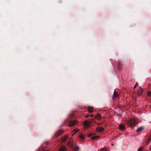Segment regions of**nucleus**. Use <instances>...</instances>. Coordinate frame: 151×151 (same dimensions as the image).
<instances>
[{"label": "nucleus", "mask_w": 151, "mask_h": 151, "mask_svg": "<svg viewBox=\"0 0 151 151\" xmlns=\"http://www.w3.org/2000/svg\"><path fill=\"white\" fill-rule=\"evenodd\" d=\"M143 147H140L137 150V151H142L143 149Z\"/></svg>", "instance_id": "21"}, {"label": "nucleus", "mask_w": 151, "mask_h": 151, "mask_svg": "<svg viewBox=\"0 0 151 151\" xmlns=\"http://www.w3.org/2000/svg\"><path fill=\"white\" fill-rule=\"evenodd\" d=\"M77 123L75 120H71L69 121V124L70 127L75 125Z\"/></svg>", "instance_id": "4"}, {"label": "nucleus", "mask_w": 151, "mask_h": 151, "mask_svg": "<svg viewBox=\"0 0 151 151\" xmlns=\"http://www.w3.org/2000/svg\"><path fill=\"white\" fill-rule=\"evenodd\" d=\"M147 95L148 96H151V91H149L147 92Z\"/></svg>", "instance_id": "18"}, {"label": "nucleus", "mask_w": 151, "mask_h": 151, "mask_svg": "<svg viewBox=\"0 0 151 151\" xmlns=\"http://www.w3.org/2000/svg\"><path fill=\"white\" fill-rule=\"evenodd\" d=\"M67 145L68 147L71 148L74 151H77L79 149L78 146H77L76 144L73 143V141L72 139H70Z\"/></svg>", "instance_id": "1"}, {"label": "nucleus", "mask_w": 151, "mask_h": 151, "mask_svg": "<svg viewBox=\"0 0 151 151\" xmlns=\"http://www.w3.org/2000/svg\"><path fill=\"white\" fill-rule=\"evenodd\" d=\"M88 115H87L85 116L86 117H88Z\"/></svg>", "instance_id": "28"}, {"label": "nucleus", "mask_w": 151, "mask_h": 151, "mask_svg": "<svg viewBox=\"0 0 151 151\" xmlns=\"http://www.w3.org/2000/svg\"><path fill=\"white\" fill-rule=\"evenodd\" d=\"M91 136H92V134H90L89 135V137H90Z\"/></svg>", "instance_id": "26"}, {"label": "nucleus", "mask_w": 151, "mask_h": 151, "mask_svg": "<svg viewBox=\"0 0 151 151\" xmlns=\"http://www.w3.org/2000/svg\"><path fill=\"white\" fill-rule=\"evenodd\" d=\"M150 150H151V145L150 147Z\"/></svg>", "instance_id": "27"}, {"label": "nucleus", "mask_w": 151, "mask_h": 151, "mask_svg": "<svg viewBox=\"0 0 151 151\" xmlns=\"http://www.w3.org/2000/svg\"><path fill=\"white\" fill-rule=\"evenodd\" d=\"M119 128L122 130H124L125 129V126L122 124H120L119 126Z\"/></svg>", "instance_id": "10"}, {"label": "nucleus", "mask_w": 151, "mask_h": 151, "mask_svg": "<svg viewBox=\"0 0 151 151\" xmlns=\"http://www.w3.org/2000/svg\"><path fill=\"white\" fill-rule=\"evenodd\" d=\"M67 148L65 147H62L59 150V151H66Z\"/></svg>", "instance_id": "12"}, {"label": "nucleus", "mask_w": 151, "mask_h": 151, "mask_svg": "<svg viewBox=\"0 0 151 151\" xmlns=\"http://www.w3.org/2000/svg\"><path fill=\"white\" fill-rule=\"evenodd\" d=\"M96 130L99 132H101L104 131V129L103 127H98L96 128Z\"/></svg>", "instance_id": "7"}, {"label": "nucleus", "mask_w": 151, "mask_h": 151, "mask_svg": "<svg viewBox=\"0 0 151 151\" xmlns=\"http://www.w3.org/2000/svg\"><path fill=\"white\" fill-rule=\"evenodd\" d=\"M95 118L97 120H99L101 118V115L100 114H98L95 116Z\"/></svg>", "instance_id": "9"}, {"label": "nucleus", "mask_w": 151, "mask_h": 151, "mask_svg": "<svg viewBox=\"0 0 151 151\" xmlns=\"http://www.w3.org/2000/svg\"><path fill=\"white\" fill-rule=\"evenodd\" d=\"M68 139V135H66L64 137H62L60 139V141L61 142H63L66 141Z\"/></svg>", "instance_id": "8"}, {"label": "nucleus", "mask_w": 151, "mask_h": 151, "mask_svg": "<svg viewBox=\"0 0 151 151\" xmlns=\"http://www.w3.org/2000/svg\"><path fill=\"white\" fill-rule=\"evenodd\" d=\"M143 91V88L140 87L137 92V95L139 96L141 95L142 94Z\"/></svg>", "instance_id": "6"}, {"label": "nucleus", "mask_w": 151, "mask_h": 151, "mask_svg": "<svg viewBox=\"0 0 151 151\" xmlns=\"http://www.w3.org/2000/svg\"><path fill=\"white\" fill-rule=\"evenodd\" d=\"M41 151H47V150H42Z\"/></svg>", "instance_id": "25"}, {"label": "nucleus", "mask_w": 151, "mask_h": 151, "mask_svg": "<svg viewBox=\"0 0 151 151\" xmlns=\"http://www.w3.org/2000/svg\"><path fill=\"white\" fill-rule=\"evenodd\" d=\"M111 145H113V144H112Z\"/></svg>", "instance_id": "30"}, {"label": "nucleus", "mask_w": 151, "mask_h": 151, "mask_svg": "<svg viewBox=\"0 0 151 151\" xmlns=\"http://www.w3.org/2000/svg\"><path fill=\"white\" fill-rule=\"evenodd\" d=\"M93 108L92 107L89 106L88 108V111L89 113H92L93 112Z\"/></svg>", "instance_id": "11"}, {"label": "nucleus", "mask_w": 151, "mask_h": 151, "mask_svg": "<svg viewBox=\"0 0 151 151\" xmlns=\"http://www.w3.org/2000/svg\"><path fill=\"white\" fill-rule=\"evenodd\" d=\"M90 124L88 120H86L84 122V125L86 126H88Z\"/></svg>", "instance_id": "13"}, {"label": "nucleus", "mask_w": 151, "mask_h": 151, "mask_svg": "<svg viewBox=\"0 0 151 151\" xmlns=\"http://www.w3.org/2000/svg\"><path fill=\"white\" fill-rule=\"evenodd\" d=\"M79 137L82 140H83L84 139V137L83 135L82 134H81L79 135Z\"/></svg>", "instance_id": "15"}, {"label": "nucleus", "mask_w": 151, "mask_h": 151, "mask_svg": "<svg viewBox=\"0 0 151 151\" xmlns=\"http://www.w3.org/2000/svg\"><path fill=\"white\" fill-rule=\"evenodd\" d=\"M99 137V136H94L92 137L91 139H94Z\"/></svg>", "instance_id": "16"}, {"label": "nucleus", "mask_w": 151, "mask_h": 151, "mask_svg": "<svg viewBox=\"0 0 151 151\" xmlns=\"http://www.w3.org/2000/svg\"><path fill=\"white\" fill-rule=\"evenodd\" d=\"M118 96L119 94L118 92L116 91H114L113 94V97L112 99V100H115L116 98H118Z\"/></svg>", "instance_id": "5"}, {"label": "nucleus", "mask_w": 151, "mask_h": 151, "mask_svg": "<svg viewBox=\"0 0 151 151\" xmlns=\"http://www.w3.org/2000/svg\"><path fill=\"white\" fill-rule=\"evenodd\" d=\"M136 124L137 122L134 119H131L128 122V124L130 127H132L135 125Z\"/></svg>", "instance_id": "2"}, {"label": "nucleus", "mask_w": 151, "mask_h": 151, "mask_svg": "<svg viewBox=\"0 0 151 151\" xmlns=\"http://www.w3.org/2000/svg\"><path fill=\"white\" fill-rule=\"evenodd\" d=\"M63 132V130H59L57 131L55 133L54 137L57 138L60 135H61Z\"/></svg>", "instance_id": "3"}, {"label": "nucleus", "mask_w": 151, "mask_h": 151, "mask_svg": "<svg viewBox=\"0 0 151 151\" xmlns=\"http://www.w3.org/2000/svg\"><path fill=\"white\" fill-rule=\"evenodd\" d=\"M143 128L142 127H140L137 129V131L138 132H140L143 131Z\"/></svg>", "instance_id": "14"}, {"label": "nucleus", "mask_w": 151, "mask_h": 151, "mask_svg": "<svg viewBox=\"0 0 151 151\" xmlns=\"http://www.w3.org/2000/svg\"><path fill=\"white\" fill-rule=\"evenodd\" d=\"M91 117H93V115H91Z\"/></svg>", "instance_id": "29"}, {"label": "nucleus", "mask_w": 151, "mask_h": 151, "mask_svg": "<svg viewBox=\"0 0 151 151\" xmlns=\"http://www.w3.org/2000/svg\"><path fill=\"white\" fill-rule=\"evenodd\" d=\"M138 84L137 82H136L135 86H134V88H135L137 86H138Z\"/></svg>", "instance_id": "22"}, {"label": "nucleus", "mask_w": 151, "mask_h": 151, "mask_svg": "<svg viewBox=\"0 0 151 151\" xmlns=\"http://www.w3.org/2000/svg\"><path fill=\"white\" fill-rule=\"evenodd\" d=\"M74 131H75V133H76L78 131V130H76V129H75L74 130Z\"/></svg>", "instance_id": "24"}, {"label": "nucleus", "mask_w": 151, "mask_h": 151, "mask_svg": "<svg viewBox=\"0 0 151 151\" xmlns=\"http://www.w3.org/2000/svg\"><path fill=\"white\" fill-rule=\"evenodd\" d=\"M101 151H107V150L106 148H103L101 150Z\"/></svg>", "instance_id": "23"}, {"label": "nucleus", "mask_w": 151, "mask_h": 151, "mask_svg": "<svg viewBox=\"0 0 151 151\" xmlns=\"http://www.w3.org/2000/svg\"><path fill=\"white\" fill-rule=\"evenodd\" d=\"M118 67H119V68L120 70H121L122 69V65H121V63H119V64L118 65Z\"/></svg>", "instance_id": "17"}, {"label": "nucleus", "mask_w": 151, "mask_h": 151, "mask_svg": "<svg viewBox=\"0 0 151 151\" xmlns=\"http://www.w3.org/2000/svg\"><path fill=\"white\" fill-rule=\"evenodd\" d=\"M115 114L116 116H120L122 115L121 114H119V113H115Z\"/></svg>", "instance_id": "20"}, {"label": "nucleus", "mask_w": 151, "mask_h": 151, "mask_svg": "<svg viewBox=\"0 0 151 151\" xmlns=\"http://www.w3.org/2000/svg\"><path fill=\"white\" fill-rule=\"evenodd\" d=\"M151 140V138H150L147 141V144L148 145L149 144V143L150 142V141Z\"/></svg>", "instance_id": "19"}]
</instances>
